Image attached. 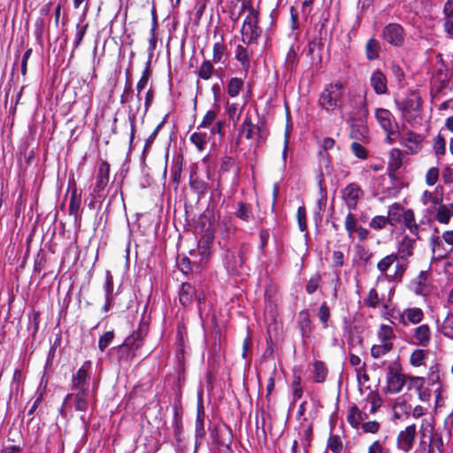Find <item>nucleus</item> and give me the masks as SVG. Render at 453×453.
Instances as JSON below:
<instances>
[{"label":"nucleus","mask_w":453,"mask_h":453,"mask_svg":"<svg viewBox=\"0 0 453 453\" xmlns=\"http://www.w3.org/2000/svg\"><path fill=\"white\" fill-rule=\"evenodd\" d=\"M297 64V53L295 50L294 47H290L288 50L287 56H286V61L285 65L286 68L289 71H293Z\"/></svg>","instance_id":"603ef678"},{"label":"nucleus","mask_w":453,"mask_h":453,"mask_svg":"<svg viewBox=\"0 0 453 453\" xmlns=\"http://www.w3.org/2000/svg\"><path fill=\"white\" fill-rule=\"evenodd\" d=\"M380 50V42L374 38L369 39L365 45V54H366L367 59H369V60L377 59L379 58Z\"/></svg>","instance_id":"58836bf2"},{"label":"nucleus","mask_w":453,"mask_h":453,"mask_svg":"<svg viewBox=\"0 0 453 453\" xmlns=\"http://www.w3.org/2000/svg\"><path fill=\"white\" fill-rule=\"evenodd\" d=\"M261 32V29L257 26V15L252 12L249 13L242 24V42L248 45L256 43Z\"/></svg>","instance_id":"20e7f679"},{"label":"nucleus","mask_w":453,"mask_h":453,"mask_svg":"<svg viewBox=\"0 0 453 453\" xmlns=\"http://www.w3.org/2000/svg\"><path fill=\"white\" fill-rule=\"evenodd\" d=\"M442 451H443L442 438L437 434H432L430 436L428 453H442Z\"/></svg>","instance_id":"c03bdc74"},{"label":"nucleus","mask_w":453,"mask_h":453,"mask_svg":"<svg viewBox=\"0 0 453 453\" xmlns=\"http://www.w3.org/2000/svg\"><path fill=\"white\" fill-rule=\"evenodd\" d=\"M301 377L299 375H294L293 381L291 383L292 395L294 402H296L303 396V387L301 385Z\"/></svg>","instance_id":"49530a36"},{"label":"nucleus","mask_w":453,"mask_h":453,"mask_svg":"<svg viewBox=\"0 0 453 453\" xmlns=\"http://www.w3.org/2000/svg\"><path fill=\"white\" fill-rule=\"evenodd\" d=\"M213 71L214 66L210 60H204L198 70V77L207 81L211 78Z\"/></svg>","instance_id":"a18cd8bd"},{"label":"nucleus","mask_w":453,"mask_h":453,"mask_svg":"<svg viewBox=\"0 0 453 453\" xmlns=\"http://www.w3.org/2000/svg\"><path fill=\"white\" fill-rule=\"evenodd\" d=\"M375 118L381 129L385 132V142L393 144L400 136L398 124L390 111L384 108L375 110Z\"/></svg>","instance_id":"f03ea898"},{"label":"nucleus","mask_w":453,"mask_h":453,"mask_svg":"<svg viewBox=\"0 0 453 453\" xmlns=\"http://www.w3.org/2000/svg\"><path fill=\"white\" fill-rule=\"evenodd\" d=\"M243 87V81L240 78H231L227 84V94L231 97H236Z\"/></svg>","instance_id":"79ce46f5"},{"label":"nucleus","mask_w":453,"mask_h":453,"mask_svg":"<svg viewBox=\"0 0 453 453\" xmlns=\"http://www.w3.org/2000/svg\"><path fill=\"white\" fill-rule=\"evenodd\" d=\"M397 260V255L390 254L380 259L377 264V269L380 271V274L378 276L377 281L387 280H388L389 274L387 273V271L389 267Z\"/></svg>","instance_id":"393cba45"},{"label":"nucleus","mask_w":453,"mask_h":453,"mask_svg":"<svg viewBox=\"0 0 453 453\" xmlns=\"http://www.w3.org/2000/svg\"><path fill=\"white\" fill-rule=\"evenodd\" d=\"M396 265L395 267V272L393 274H389L388 282H401L402 278L407 269L408 260H403L398 258L396 261Z\"/></svg>","instance_id":"f704fd0d"},{"label":"nucleus","mask_w":453,"mask_h":453,"mask_svg":"<svg viewBox=\"0 0 453 453\" xmlns=\"http://www.w3.org/2000/svg\"><path fill=\"white\" fill-rule=\"evenodd\" d=\"M387 223H388L387 217L379 215L372 219L369 226L372 229L380 230L385 227Z\"/></svg>","instance_id":"0e129e2a"},{"label":"nucleus","mask_w":453,"mask_h":453,"mask_svg":"<svg viewBox=\"0 0 453 453\" xmlns=\"http://www.w3.org/2000/svg\"><path fill=\"white\" fill-rule=\"evenodd\" d=\"M319 319L320 322L323 324V327L326 328L328 326L327 323L330 319V311L326 303H323L319 309L318 313Z\"/></svg>","instance_id":"13d9d810"},{"label":"nucleus","mask_w":453,"mask_h":453,"mask_svg":"<svg viewBox=\"0 0 453 453\" xmlns=\"http://www.w3.org/2000/svg\"><path fill=\"white\" fill-rule=\"evenodd\" d=\"M387 383L389 392L396 394L404 385L403 376L399 371L389 368L387 373Z\"/></svg>","instance_id":"6ab92c4d"},{"label":"nucleus","mask_w":453,"mask_h":453,"mask_svg":"<svg viewBox=\"0 0 453 453\" xmlns=\"http://www.w3.org/2000/svg\"><path fill=\"white\" fill-rule=\"evenodd\" d=\"M342 92L343 85L341 82L328 84L319 96V105L326 111H333L338 107Z\"/></svg>","instance_id":"7ed1b4c3"},{"label":"nucleus","mask_w":453,"mask_h":453,"mask_svg":"<svg viewBox=\"0 0 453 453\" xmlns=\"http://www.w3.org/2000/svg\"><path fill=\"white\" fill-rule=\"evenodd\" d=\"M45 32V21L42 18L39 17L35 21L34 35L36 42L42 47L43 45V34Z\"/></svg>","instance_id":"a19ab883"},{"label":"nucleus","mask_w":453,"mask_h":453,"mask_svg":"<svg viewBox=\"0 0 453 453\" xmlns=\"http://www.w3.org/2000/svg\"><path fill=\"white\" fill-rule=\"evenodd\" d=\"M328 370L322 361L313 363L312 377L316 383H323L327 377Z\"/></svg>","instance_id":"c756f323"},{"label":"nucleus","mask_w":453,"mask_h":453,"mask_svg":"<svg viewBox=\"0 0 453 453\" xmlns=\"http://www.w3.org/2000/svg\"><path fill=\"white\" fill-rule=\"evenodd\" d=\"M426 357L424 349H415L411 356V364L413 366L418 367L423 364Z\"/></svg>","instance_id":"e2e57ef3"},{"label":"nucleus","mask_w":453,"mask_h":453,"mask_svg":"<svg viewBox=\"0 0 453 453\" xmlns=\"http://www.w3.org/2000/svg\"><path fill=\"white\" fill-rule=\"evenodd\" d=\"M114 339V332L113 331H107L105 332L98 341V348L103 352L104 351L109 345L112 342Z\"/></svg>","instance_id":"864d4df0"},{"label":"nucleus","mask_w":453,"mask_h":453,"mask_svg":"<svg viewBox=\"0 0 453 453\" xmlns=\"http://www.w3.org/2000/svg\"><path fill=\"white\" fill-rule=\"evenodd\" d=\"M453 216V203L440 204L437 209L436 219L441 224H448Z\"/></svg>","instance_id":"473e14b6"},{"label":"nucleus","mask_w":453,"mask_h":453,"mask_svg":"<svg viewBox=\"0 0 453 453\" xmlns=\"http://www.w3.org/2000/svg\"><path fill=\"white\" fill-rule=\"evenodd\" d=\"M378 338L382 343H393L392 341L395 339V334L390 326L382 324L378 331Z\"/></svg>","instance_id":"ea45409f"},{"label":"nucleus","mask_w":453,"mask_h":453,"mask_svg":"<svg viewBox=\"0 0 453 453\" xmlns=\"http://www.w3.org/2000/svg\"><path fill=\"white\" fill-rule=\"evenodd\" d=\"M364 196L361 187L351 182L342 190V197L349 211H356L359 199Z\"/></svg>","instance_id":"423d86ee"},{"label":"nucleus","mask_w":453,"mask_h":453,"mask_svg":"<svg viewBox=\"0 0 453 453\" xmlns=\"http://www.w3.org/2000/svg\"><path fill=\"white\" fill-rule=\"evenodd\" d=\"M370 84L377 95H385L388 92L387 78L380 69L372 73Z\"/></svg>","instance_id":"aec40b11"},{"label":"nucleus","mask_w":453,"mask_h":453,"mask_svg":"<svg viewBox=\"0 0 453 453\" xmlns=\"http://www.w3.org/2000/svg\"><path fill=\"white\" fill-rule=\"evenodd\" d=\"M427 273L421 271L418 275L411 280L409 289L417 296H426L429 294V288L426 284Z\"/></svg>","instance_id":"4468645a"},{"label":"nucleus","mask_w":453,"mask_h":453,"mask_svg":"<svg viewBox=\"0 0 453 453\" xmlns=\"http://www.w3.org/2000/svg\"><path fill=\"white\" fill-rule=\"evenodd\" d=\"M260 127L252 123L251 119L249 116H246L241 127L240 134H243L247 140H250L254 137L255 133H259Z\"/></svg>","instance_id":"2f4dec72"},{"label":"nucleus","mask_w":453,"mask_h":453,"mask_svg":"<svg viewBox=\"0 0 453 453\" xmlns=\"http://www.w3.org/2000/svg\"><path fill=\"white\" fill-rule=\"evenodd\" d=\"M191 256H199V260L196 262L195 261V264H198V265L203 266L205 265L211 257V247L210 242L208 241L205 242H200L197 247L196 250H191L190 251Z\"/></svg>","instance_id":"a878e982"},{"label":"nucleus","mask_w":453,"mask_h":453,"mask_svg":"<svg viewBox=\"0 0 453 453\" xmlns=\"http://www.w3.org/2000/svg\"><path fill=\"white\" fill-rule=\"evenodd\" d=\"M400 144L405 148V150L409 154H417L422 147L423 136L419 134L412 131L401 134L397 137Z\"/></svg>","instance_id":"9d476101"},{"label":"nucleus","mask_w":453,"mask_h":453,"mask_svg":"<svg viewBox=\"0 0 453 453\" xmlns=\"http://www.w3.org/2000/svg\"><path fill=\"white\" fill-rule=\"evenodd\" d=\"M367 418L366 413L361 411L357 405H352L348 411L347 420L353 428H357L360 422Z\"/></svg>","instance_id":"cd10ccee"},{"label":"nucleus","mask_w":453,"mask_h":453,"mask_svg":"<svg viewBox=\"0 0 453 453\" xmlns=\"http://www.w3.org/2000/svg\"><path fill=\"white\" fill-rule=\"evenodd\" d=\"M430 245L434 255L436 256L437 258H443L447 257V255L453 250V247H450L449 249L445 248L443 241L437 235L431 236Z\"/></svg>","instance_id":"bb28decb"},{"label":"nucleus","mask_w":453,"mask_h":453,"mask_svg":"<svg viewBox=\"0 0 453 453\" xmlns=\"http://www.w3.org/2000/svg\"><path fill=\"white\" fill-rule=\"evenodd\" d=\"M109 164L103 161L98 167L96 184L93 188V193L97 195L98 197H100V193L106 188L109 182Z\"/></svg>","instance_id":"dca6fc26"},{"label":"nucleus","mask_w":453,"mask_h":453,"mask_svg":"<svg viewBox=\"0 0 453 453\" xmlns=\"http://www.w3.org/2000/svg\"><path fill=\"white\" fill-rule=\"evenodd\" d=\"M226 47L222 42H215L213 45V56L212 60L215 63H219L222 61V58L225 55Z\"/></svg>","instance_id":"052dcab7"},{"label":"nucleus","mask_w":453,"mask_h":453,"mask_svg":"<svg viewBox=\"0 0 453 453\" xmlns=\"http://www.w3.org/2000/svg\"><path fill=\"white\" fill-rule=\"evenodd\" d=\"M365 304L369 308H376L380 303V297L375 288H371L368 296L364 300Z\"/></svg>","instance_id":"5fc2aeb1"},{"label":"nucleus","mask_w":453,"mask_h":453,"mask_svg":"<svg viewBox=\"0 0 453 453\" xmlns=\"http://www.w3.org/2000/svg\"><path fill=\"white\" fill-rule=\"evenodd\" d=\"M350 148H351V151L357 157H358L360 159L366 158L367 152H366L365 148L362 144H360L357 142H354L351 143Z\"/></svg>","instance_id":"774afa93"},{"label":"nucleus","mask_w":453,"mask_h":453,"mask_svg":"<svg viewBox=\"0 0 453 453\" xmlns=\"http://www.w3.org/2000/svg\"><path fill=\"white\" fill-rule=\"evenodd\" d=\"M393 349V343H382L378 345H373L371 348V356L373 358H379L382 356H385Z\"/></svg>","instance_id":"37998d69"},{"label":"nucleus","mask_w":453,"mask_h":453,"mask_svg":"<svg viewBox=\"0 0 453 453\" xmlns=\"http://www.w3.org/2000/svg\"><path fill=\"white\" fill-rule=\"evenodd\" d=\"M88 10V3H86L84 5V8H83L82 14L80 17L79 22L76 25V33H75V37H74V40L73 42V51L81 45V43L86 35L88 24L84 23V19L87 15Z\"/></svg>","instance_id":"412c9836"},{"label":"nucleus","mask_w":453,"mask_h":453,"mask_svg":"<svg viewBox=\"0 0 453 453\" xmlns=\"http://www.w3.org/2000/svg\"><path fill=\"white\" fill-rule=\"evenodd\" d=\"M439 178V169L437 167H431L426 174V183L428 186H434Z\"/></svg>","instance_id":"338daca9"},{"label":"nucleus","mask_w":453,"mask_h":453,"mask_svg":"<svg viewBox=\"0 0 453 453\" xmlns=\"http://www.w3.org/2000/svg\"><path fill=\"white\" fill-rule=\"evenodd\" d=\"M396 104L404 118H415L420 111L421 99L418 95L411 94Z\"/></svg>","instance_id":"1a4fd4ad"},{"label":"nucleus","mask_w":453,"mask_h":453,"mask_svg":"<svg viewBox=\"0 0 453 453\" xmlns=\"http://www.w3.org/2000/svg\"><path fill=\"white\" fill-rule=\"evenodd\" d=\"M327 448L334 453H342V443L338 435H331L327 441Z\"/></svg>","instance_id":"6e6d98bb"},{"label":"nucleus","mask_w":453,"mask_h":453,"mask_svg":"<svg viewBox=\"0 0 453 453\" xmlns=\"http://www.w3.org/2000/svg\"><path fill=\"white\" fill-rule=\"evenodd\" d=\"M190 142L196 145L199 150H202L206 144V134L195 132L190 135Z\"/></svg>","instance_id":"4d7b16f0"},{"label":"nucleus","mask_w":453,"mask_h":453,"mask_svg":"<svg viewBox=\"0 0 453 453\" xmlns=\"http://www.w3.org/2000/svg\"><path fill=\"white\" fill-rule=\"evenodd\" d=\"M216 117H217V111H214V110L208 111L205 113V115L203 116L202 122L198 126V128H200V127H203V128L209 127L214 122V120L216 119Z\"/></svg>","instance_id":"69168bd1"},{"label":"nucleus","mask_w":453,"mask_h":453,"mask_svg":"<svg viewBox=\"0 0 453 453\" xmlns=\"http://www.w3.org/2000/svg\"><path fill=\"white\" fill-rule=\"evenodd\" d=\"M434 150L436 155H444L446 152V141L441 134L434 140Z\"/></svg>","instance_id":"bf43d9fd"},{"label":"nucleus","mask_w":453,"mask_h":453,"mask_svg":"<svg viewBox=\"0 0 453 453\" xmlns=\"http://www.w3.org/2000/svg\"><path fill=\"white\" fill-rule=\"evenodd\" d=\"M318 187H319V198L317 200V203H316L317 208L315 210L314 216H315L316 219H321L322 213L326 210V203H327V190H326V187L325 186V180H324V177H323L322 173H320L318 176Z\"/></svg>","instance_id":"2eb2a0df"},{"label":"nucleus","mask_w":453,"mask_h":453,"mask_svg":"<svg viewBox=\"0 0 453 453\" xmlns=\"http://www.w3.org/2000/svg\"><path fill=\"white\" fill-rule=\"evenodd\" d=\"M235 217L244 222H250L253 219V213L250 205L238 202L236 203V211H234Z\"/></svg>","instance_id":"72a5a7b5"},{"label":"nucleus","mask_w":453,"mask_h":453,"mask_svg":"<svg viewBox=\"0 0 453 453\" xmlns=\"http://www.w3.org/2000/svg\"><path fill=\"white\" fill-rule=\"evenodd\" d=\"M234 57L240 62L243 71L248 72L250 65V52L248 48L238 44L234 52Z\"/></svg>","instance_id":"c85d7f7f"},{"label":"nucleus","mask_w":453,"mask_h":453,"mask_svg":"<svg viewBox=\"0 0 453 453\" xmlns=\"http://www.w3.org/2000/svg\"><path fill=\"white\" fill-rule=\"evenodd\" d=\"M404 316L407 322L411 324H418L424 319V312L420 308H406L404 309Z\"/></svg>","instance_id":"4c0bfd02"},{"label":"nucleus","mask_w":453,"mask_h":453,"mask_svg":"<svg viewBox=\"0 0 453 453\" xmlns=\"http://www.w3.org/2000/svg\"><path fill=\"white\" fill-rule=\"evenodd\" d=\"M413 337L416 340L415 344L421 347H427L431 341L430 327L426 324H422L414 329Z\"/></svg>","instance_id":"b1692460"},{"label":"nucleus","mask_w":453,"mask_h":453,"mask_svg":"<svg viewBox=\"0 0 453 453\" xmlns=\"http://www.w3.org/2000/svg\"><path fill=\"white\" fill-rule=\"evenodd\" d=\"M133 98V88L131 81L127 79L125 83V88L122 95L120 96V104H125L130 102Z\"/></svg>","instance_id":"680f3d73"},{"label":"nucleus","mask_w":453,"mask_h":453,"mask_svg":"<svg viewBox=\"0 0 453 453\" xmlns=\"http://www.w3.org/2000/svg\"><path fill=\"white\" fill-rule=\"evenodd\" d=\"M91 366L90 361H86L73 375L72 378V389L74 392H81L89 394L90 387V375L88 369Z\"/></svg>","instance_id":"39448f33"},{"label":"nucleus","mask_w":453,"mask_h":453,"mask_svg":"<svg viewBox=\"0 0 453 453\" xmlns=\"http://www.w3.org/2000/svg\"><path fill=\"white\" fill-rule=\"evenodd\" d=\"M403 27L397 23H389L382 30V38L390 45L400 47L404 42Z\"/></svg>","instance_id":"6e6552de"},{"label":"nucleus","mask_w":453,"mask_h":453,"mask_svg":"<svg viewBox=\"0 0 453 453\" xmlns=\"http://www.w3.org/2000/svg\"><path fill=\"white\" fill-rule=\"evenodd\" d=\"M316 141L319 147L318 157H319L320 163L323 164L326 168L331 167L332 159L328 151L334 148L335 140L332 137L325 136L321 138L317 137Z\"/></svg>","instance_id":"9b49d317"},{"label":"nucleus","mask_w":453,"mask_h":453,"mask_svg":"<svg viewBox=\"0 0 453 453\" xmlns=\"http://www.w3.org/2000/svg\"><path fill=\"white\" fill-rule=\"evenodd\" d=\"M403 165V153L397 149L394 148L389 152L388 158V170L390 172H396Z\"/></svg>","instance_id":"7c9ffc66"},{"label":"nucleus","mask_w":453,"mask_h":453,"mask_svg":"<svg viewBox=\"0 0 453 453\" xmlns=\"http://www.w3.org/2000/svg\"><path fill=\"white\" fill-rule=\"evenodd\" d=\"M74 395V409L77 411H86L89 405V394L74 392V394H67L64 399L63 405H65L67 402Z\"/></svg>","instance_id":"4be33fe9"},{"label":"nucleus","mask_w":453,"mask_h":453,"mask_svg":"<svg viewBox=\"0 0 453 453\" xmlns=\"http://www.w3.org/2000/svg\"><path fill=\"white\" fill-rule=\"evenodd\" d=\"M204 407L203 402L202 392L198 393L196 418V433H195V449L196 450L201 446L205 435L204 428Z\"/></svg>","instance_id":"0eeeda50"},{"label":"nucleus","mask_w":453,"mask_h":453,"mask_svg":"<svg viewBox=\"0 0 453 453\" xmlns=\"http://www.w3.org/2000/svg\"><path fill=\"white\" fill-rule=\"evenodd\" d=\"M321 282V276L319 273L312 275L305 286V290L309 295L316 292Z\"/></svg>","instance_id":"3c124183"},{"label":"nucleus","mask_w":453,"mask_h":453,"mask_svg":"<svg viewBox=\"0 0 453 453\" xmlns=\"http://www.w3.org/2000/svg\"><path fill=\"white\" fill-rule=\"evenodd\" d=\"M404 210L403 208L398 204L394 203L389 207L388 211V221L391 226H395V224L402 221V218L403 216Z\"/></svg>","instance_id":"c9c22d12"},{"label":"nucleus","mask_w":453,"mask_h":453,"mask_svg":"<svg viewBox=\"0 0 453 453\" xmlns=\"http://www.w3.org/2000/svg\"><path fill=\"white\" fill-rule=\"evenodd\" d=\"M194 300L198 303L204 302V296L196 293V288L188 282L181 283L179 289V301L184 307L190 305Z\"/></svg>","instance_id":"f8f14e48"},{"label":"nucleus","mask_w":453,"mask_h":453,"mask_svg":"<svg viewBox=\"0 0 453 453\" xmlns=\"http://www.w3.org/2000/svg\"><path fill=\"white\" fill-rule=\"evenodd\" d=\"M442 334L445 337L453 340V315L449 311L442 324Z\"/></svg>","instance_id":"8fccbe9b"},{"label":"nucleus","mask_w":453,"mask_h":453,"mask_svg":"<svg viewBox=\"0 0 453 453\" xmlns=\"http://www.w3.org/2000/svg\"><path fill=\"white\" fill-rule=\"evenodd\" d=\"M149 326L146 323H140L138 328L127 336L124 342L111 349V355L115 356L119 362H128L134 357V350L142 345L148 334Z\"/></svg>","instance_id":"f257e3e1"},{"label":"nucleus","mask_w":453,"mask_h":453,"mask_svg":"<svg viewBox=\"0 0 453 453\" xmlns=\"http://www.w3.org/2000/svg\"><path fill=\"white\" fill-rule=\"evenodd\" d=\"M297 324L301 333L302 337L309 338L312 332L311 321L310 318V313L306 310H303L298 313L297 316Z\"/></svg>","instance_id":"5701e85b"},{"label":"nucleus","mask_w":453,"mask_h":453,"mask_svg":"<svg viewBox=\"0 0 453 453\" xmlns=\"http://www.w3.org/2000/svg\"><path fill=\"white\" fill-rule=\"evenodd\" d=\"M415 242V239L408 235L403 236L397 245V259L408 260L413 255Z\"/></svg>","instance_id":"a211bd4d"},{"label":"nucleus","mask_w":453,"mask_h":453,"mask_svg":"<svg viewBox=\"0 0 453 453\" xmlns=\"http://www.w3.org/2000/svg\"><path fill=\"white\" fill-rule=\"evenodd\" d=\"M416 435V426H408L403 431H401L397 437V446L399 449L408 452L411 448Z\"/></svg>","instance_id":"f3484780"},{"label":"nucleus","mask_w":453,"mask_h":453,"mask_svg":"<svg viewBox=\"0 0 453 453\" xmlns=\"http://www.w3.org/2000/svg\"><path fill=\"white\" fill-rule=\"evenodd\" d=\"M345 229L348 233V237L349 239H353L354 232H357V228L358 227L356 223V218L351 213V211H349L345 218Z\"/></svg>","instance_id":"de8ad7c7"},{"label":"nucleus","mask_w":453,"mask_h":453,"mask_svg":"<svg viewBox=\"0 0 453 453\" xmlns=\"http://www.w3.org/2000/svg\"><path fill=\"white\" fill-rule=\"evenodd\" d=\"M443 14L445 16L444 29L445 32L453 35V9L450 1H448L443 7Z\"/></svg>","instance_id":"e433bc0d"},{"label":"nucleus","mask_w":453,"mask_h":453,"mask_svg":"<svg viewBox=\"0 0 453 453\" xmlns=\"http://www.w3.org/2000/svg\"><path fill=\"white\" fill-rule=\"evenodd\" d=\"M414 380H415V386L417 387V388L418 390V398L422 402H428L431 397V390L428 388H426L423 390L421 389L423 383H424V379L421 377H417L414 379Z\"/></svg>","instance_id":"09e8293b"},{"label":"nucleus","mask_w":453,"mask_h":453,"mask_svg":"<svg viewBox=\"0 0 453 453\" xmlns=\"http://www.w3.org/2000/svg\"><path fill=\"white\" fill-rule=\"evenodd\" d=\"M223 261L227 271L232 273H237L243 264L242 256L238 250H227Z\"/></svg>","instance_id":"ddd939ff"}]
</instances>
